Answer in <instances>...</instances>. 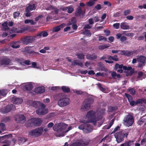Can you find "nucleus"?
Here are the masks:
<instances>
[{"instance_id":"6e6d98bb","label":"nucleus","mask_w":146,"mask_h":146,"mask_svg":"<svg viewBox=\"0 0 146 146\" xmlns=\"http://www.w3.org/2000/svg\"><path fill=\"white\" fill-rule=\"evenodd\" d=\"M134 70H130L129 72H128L126 73V76H131L134 73Z\"/></svg>"},{"instance_id":"412c9836","label":"nucleus","mask_w":146,"mask_h":146,"mask_svg":"<svg viewBox=\"0 0 146 146\" xmlns=\"http://www.w3.org/2000/svg\"><path fill=\"white\" fill-rule=\"evenodd\" d=\"M120 27L123 30H128L130 29V26L128 25V23L125 22L121 23Z\"/></svg>"},{"instance_id":"f3484780","label":"nucleus","mask_w":146,"mask_h":146,"mask_svg":"<svg viewBox=\"0 0 146 146\" xmlns=\"http://www.w3.org/2000/svg\"><path fill=\"white\" fill-rule=\"evenodd\" d=\"M12 101L14 104H21L23 100L22 98L14 97L12 99Z\"/></svg>"},{"instance_id":"5fc2aeb1","label":"nucleus","mask_w":146,"mask_h":146,"mask_svg":"<svg viewBox=\"0 0 146 146\" xmlns=\"http://www.w3.org/2000/svg\"><path fill=\"white\" fill-rule=\"evenodd\" d=\"M120 23H115L113 25V27L115 29H118L119 28Z\"/></svg>"},{"instance_id":"09e8293b","label":"nucleus","mask_w":146,"mask_h":146,"mask_svg":"<svg viewBox=\"0 0 146 146\" xmlns=\"http://www.w3.org/2000/svg\"><path fill=\"white\" fill-rule=\"evenodd\" d=\"M0 129L2 131L5 130L6 127L4 123H0Z\"/></svg>"},{"instance_id":"13d9d810","label":"nucleus","mask_w":146,"mask_h":146,"mask_svg":"<svg viewBox=\"0 0 146 146\" xmlns=\"http://www.w3.org/2000/svg\"><path fill=\"white\" fill-rule=\"evenodd\" d=\"M114 121L115 119H113L111 120V122L110 123L109 125L107 128V129H109L111 127V126L113 125Z\"/></svg>"},{"instance_id":"4c0bfd02","label":"nucleus","mask_w":146,"mask_h":146,"mask_svg":"<svg viewBox=\"0 0 146 146\" xmlns=\"http://www.w3.org/2000/svg\"><path fill=\"white\" fill-rule=\"evenodd\" d=\"M7 91L5 90H0V96L5 97L7 95Z\"/></svg>"},{"instance_id":"bb28decb","label":"nucleus","mask_w":146,"mask_h":146,"mask_svg":"<svg viewBox=\"0 0 146 146\" xmlns=\"http://www.w3.org/2000/svg\"><path fill=\"white\" fill-rule=\"evenodd\" d=\"M137 60L141 63L145 64L146 57L140 55L137 58Z\"/></svg>"},{"instance_id":"69168bd1","label":"nucleus","mask_w":146,"mask_h":146,"mask_svg":"<svg viewBox=\"0 0 146 146\" xmlns=\"http://www.w3.org/2000/svg\"><path fill=\"white\" fill-rule=\"evenodd\" d=\"M54 7L50 5L46 8V10H54Z\"/></svg>"},{"instance_id":"2f4dec72","label":"nucleus","mask_w":146,"mask_h":146,"mask_svg":"<svg viewBox=\"0 0 146 146\" xmlns=\"http://www.w3.org/2000/svg\"><path fill=\"white\" fill-rule=\"evenodd\" d=\"M11 46L14 48H17L20 47L18 42L14 41L11 43Z\"/></svg>"},{"instance_id":"f257e3e1","label":"nucleus","mask_w":146,"mask_h":146,"mask_svg":"<svg viewBox=\"0 0 146 146\" xmlns=\"http://www.w3.org/2000/svg\"><path fill=\"white\" fill-rule=\"evenodd\" d=\"M125 96L127 99L129 105L131 106L134 107L139 104H141L143 103L146 104V99H145L140 98L135 101L133 100L132 97L130 95L125 93Z\"/></svg>"},{"instance_id":"dca6fc26","label":"nucleus","mask_w":146,"mask_h":146,"mask_svg":"<svg viewBox=\"0 0 146 146\" xmlns=\"http://www.w3.org/2000/svg\"><path fill=\"white\" fill-rule=\"evenodd\" d=\"M84 13H83L81 7H79L76 10L75 15L76 16H79L80 17H83Z\"/></svg>"},{"instance_id":"a878e982","label":"nucleus","mask_w":146,"mask_h":146,"mask_svg":"<svg viewBox=\"0 0 146 146\" xmlns=\"http://www.w3.org/2000/svg\"><path fill=\"white\" fill-rule=\"evenodd\" d=\"M133 143V141L129 140L121 144L120 146H133L134 145Z\"/></svg>"},{"instance_id":"473e14b6","label":"nucleus","mask_w":146,"mask_h":146,"mask_svg":"<svg viewBox=\"0 0 146 146\" xmlns=\"http://www.w3.org/2000/svg\"><path fill=\"white\" fill-rule=\"evenodd\" d=\"M12 135L11 134H6L3 136H0V141L5 139H9L10 138H11Z\"/></svg>"},{"instance_id":"5701e85b","label":"nucleus","mask_w":146,"mask_h":146,"mask_svg":"<svg viewBox=\"0 0 146 146\" xmlns=\"http://www.w3.org/2000/svg\"><path fill=\"white\" fill-rule=\"evenodd\" d=\"M116 38L117 39H120V40L122 42H123L127 39V37L124 36H122V34L120 33H117L116 35Z\"/></svg>"},{"instance_id":"c03bdc74","label":"nucleus","mask_w":146,"mask_h":146,"mask_svg":"<svg viewBox=\"0 0 146 146\" xmlns=\"http://www.w3.org/2000/svg\"><path fill=\"white\" fill-rule=\"evenodd\" d=\"M77 57L79 59H84V55L82 53H77L76 54Z\"/></svg>"},{"instance_id":"b1692460","label":"nucleus","mask_w":146,"mask_h":146,"mask_svg":"<svg viewBox=\"0 0 146 146\" xmlns=\"http://www.w3.org/2000/svg\"><path fill=\"white\" fill-rule=\"evenodd\" d=\"M65 26L64 23H62L60 25L54 27L52 31L54 32H57L59 31L61 29Z\"/></svg>"},{"instance_id":"0e129e2a","label":"nucleus","mask_w":146,"mask_h":146,"mask_svg":"<svg viewBox=\"0 0 146 146\" xmlns=\"http://www.w3.org/2000/svg\"><path fill=\"white\" fill-rule=\"evenodd\" d=\"M98 87L100 90L102 91L103 92H104V91L105 90V89L103 88L101 86V85L100 84H99Z\"/></svg>"},{"instance_id":"72a5a7b5","label":"nucleus","mask_w":146,"mask_h":146,"mask_svg":"<svg viewBox=\"0 0 146 146\" xmlns=\"http://www.w3.org/2000/svg\"><path fill=\"white\" fill-rule=\"evenodd\" d=\"M76 18L75 17H73L71 18V21L69 22L68 25L70 26L71 25H72L76 24Z\"/></svg>"},{"instance_id":"a18cd8bd","label":"nucleus","mask_w":146,"mask_h":146,"mask_svg":"<svg viewBox=\"0 0 146 146\" xmlns=\"http://www.w3.org/2000/svg\"><path fill=\"white\" fill-rule=\"evenodd\" d=\"M127 31H124L123 34L126 36L132 37L133 36V33H127Z\"/></svg>"},{"instance_id":"e433bc0d","label":"nucleus","mask_w":146,"mask_h":146,"mask_svg":"<svg viewBox=\"0 0 146 146\" xmlns=\"http://www.w3.org/2000/svg\"><path fill=\"white\" fill-rule=\"evenodd\" d=\"M117 106H110L108 108V111L109 112H112L117 110Z\"/></svg>"},{"instance_id":"3c124183","label":"nucleus","mask_w":146,"mask_h":146,"mask_svg":"<svg viewBox=\"0 0 146 146\" xmlns=\"http://www.w3.org/2000/svg\"><path fill=\"white\" fill-rule=\"evenodd\" d=\"M94 3L92 0H90L87 3V6L88 7H91L94 4Z\"/></svg>"},{"instance_id":"49530a36","label":"nucleus","mask_w":146,"mask_h":146,"mask_svg":"<svg viewBox=\"0 0 146 146\" xmlns=\"http://www.w3.org/2000/svg\"><path fill=\"white\" fill-rule=\"evenodd\" d=\"M123 66V64H121L120 65L119 64L116 63L115 66V69L116 70L117 69L119 68L120 69H122V67Z\"/></svg>"},{"instance_id":"4d7b16f0","label":"nucleus","mask_w":146,"mask_h":146,"mask_svg":"<svg viewBox=\"0 0 146 146\" xmlns=\"http://www.w3.org/2000/svg\"><path fill=\"white\" fill-rule=\"evenodd\" d=\"M143 73L142 71H139L138 72V76L137 77V79H140L143 76Z\"/></svg>"},{"instance_id":"c85d7f7f","label":"nucleus","mask_w":146,"mask_h":146,"mask_svg":"<svg viewBox=\"0 0 146 146\" xmlns=\"http://www.w3.org/2000/svg\"><path fill=\"white\" fill-rule=\"evenodd\" d=\"M10 60L7 58H3L1 60V63L2 64L5 65H8L10 63Z\"/></svg>"},{"instance_id":"0eeeda50","label":"nucleus","mask_w":146,"mask_h":146,"mask_svg":"<svg viewBox=\"0 0 146 146\" xmlns=\"http://www.w3.org/2000/svg\"><path fill=\"white\" fill-rule=\"evenodd\" d=\"M96 113L95 111L91 110L87 113L86 115L90 122L93 123L94 125L96 123Z\"/></svg>"},{"instance_id":"680f3d73","label":"nucleus","mask_w":146,"mask_h":146,"mask_svg":"<svg viewBox=\"0 0 146 146\" xmlns=\"http://www.w3.org/2000/svg\"><path fill=\"white\" fill-rule=\"evenodd\" d=\"M95 9L97 10H100L101 9V6L100 4H98L95 7Z\"/></svg>"},{"instance_id":"bf43d9fd","label":"nucleus","mask_w":146,"mask_h":146,"mask_svg":"<svg viewBox=\"0 0 146 146\" xmlns=\"http://www.w3.org/2000/svg\"><path fill=\"white\" fill-rule=\"evenodd\" d=\"M130 13V10H126L124 11L123 12V15L125 16H126L127 15L129 14Z\"/></svg>"},{"instance_id":"f03ea898","label":"nucleus","mask_w":146,"mask_h":146,"mask_svg":"<svg viewBox=\"0 0 146 146\" xmlns=\"http://www.w3.org/2000/svg\"><path fill=\"white\" fill-rule=\"evenodd\" d=\"M128 133L125 130H122L117 132L115 135L116 140L118 143H120L124 140V138H127Z\"/></svg>"},{"instance_id":"58836bf2","label":"nucleus","mask_w":146,"mask_h":146,"mask_svg":"<svg viewBox=\"0 0 146 146\" xmlns=\"http://www.w3.org/2000/svg\"><path fill=\"white\" fill-rule=\"evenodd\" d=\"M110 46V45L107 44L100 45L98 46V48L100 50H102L109 47Z\"/></svg>"},{"instance_id":"7ed1b4c3","label":"nucleus","mask_w":146,"mask_h":146,"mask_svg":"<svg viewBox=\"0 0 146 146\" xmlns=\"http://www.w3.org/2000/svg\"><path fill=\"white\" fill-rule=\"evenodd\" d=\"M134 122V117L130 114L125 115L123 120V123L124 125L127 127L131 126Z\"/></svg>"},{"instance_id":"393cba45","label":"nucleus","mask_w":146,"mask_h":146,"mask_svg":"<svg viewBox=\"0 0 146 146\" xmlns=\"http://www.w3.org/2000/svg\"><path fill=\"white\" fill-rule=\"evenodd\" d=\"M72 65L74 66L75 65L79 66L81 67H83V64L79 60H74L72 62Z\"/></svg>"},{"instance_id":"de8ad7c7","label":"nucleus","mask_w":146,"mask_h":146,"mask_svg":"<svg viewBox=\"0 0 146 146\" xmlns=\"http://www.w3.org/2000/svg\"><path fill=\"white\" fill-rule=\"evenodd\" d=\"M132 55L131 51H125L124 53V55L127 56H129Z\"/></svg>"},{"instance_id":"1a4fd4ad","label":"nucleus","mask_w":146,"mask_h":146,"mask_svg":"<svg viewBox=\"0 0 146 146\" xmlns=\"http://www.w3.org/2000/svg\"><path fill=\"white\" fill-rule=\"evenodd\" d=\"M45 105L42 103L41 107L36 110V113L39 115L46 114L48 112V110L47 108H45Z\"/></svg>"},{"instance_id":"774afa93","label":"nucleus","mask_w":146,"mask_h":146,"mask_svg":"<svg viewBox=\"0 0 146 146\" xmlns=\"http://www.w3.org/2000/svg\"><path fill=\"white\" fill-rule=\"evenodd\" d=\"M126 19L128 20H131L133 19V17L131 15H128L126 17Z\"/></svg>"},{"instance_id":"ea45409f","label":"nucleus","mask_w":146,"mask_h":146,"mask_svg":"<svg viewBox=\"0 0 146 146\" xmlns=\"http://www.w3.org/2000/svg\"><path fill=\"white\" fill-rule=\"evenodd\" d=\"M60 123H57L53 127L54 131L58 132Z\"/></svg>"},{"instance_id":"2eb2a0df","label":"nucleus","mask_w":146,"mask_h":146,"mask_svg":"<svg viewBox=\"0 0 146 146\" xmlns=\"http://www.w3.org/2000/svg\"><path fill=\"white\" fill-rule=\"evenodd\" d=\"M33 87L31 83H29L24 86L23 90L25 91H30L32 89Z\"/></svg>"},{"instance_id":"aec40b11","label":"nucleus","mask_w":146,"mask_h":146,"mask_svg":"<svg viewBox=\"0 0 146 146\" xmlns=\"http://www.w3.org/2000/svg\"><path fill=\"white\" fill-rule=\"evenodd\" d=\"M34 122L33 121L32 118L29 119L25 124V126L29 128L30 127H32L35 126Z\"/></svg>"},{"instance_id":"864d4df0","label":"nucleus","mask_w":146,"mask_h":146,"mask_svg":"<svg viewBox=\"0 0 146 146\" xmlns=\"http://www.w3.org/2000/svg\"><path fill=\"white\" fill-rule=\"evenodd\" d=\"M107 40V38L104 37L103 36L99 35V38L98 39L99 41H101L102 40H104V41H106Z\"/></svg>"},{"instance_id":"a211bd4d","label":"nucleus","mask_w":146,"mask_h":146,"mask_svg":"<svg viewBox=\"0 0 146 146\" xmlns=\"http://www.w3.org/2000/svg\"><path fill=\"white\" fill-rule=\"evenodd\" d=\"M33 121L34 122V123L35 126L40 125L42 122L41 119L39 118H32Z\"/></svg>"},{"instance_id":"8fccbe9b","label":"nucleus","mask_w":146,"mask_h":146,"mask_svg":"<svg viewBox=\"0 0 146 146\" xmlns=\"http://www.w3.org/2000/svg\"><path fill=\"white\" fill-rule=\"evenodd\" d=\"M83 34L90 36H91L92 35V33L90 32V31L88 30H85V31L83 32Z\"/></svg>"},{"instance_id":"9d476101","label":"nucleus","mask_w":146,"mask_h":146,"mask_svg":"<svg viewBox=\"0 0 146 146\" xmlns=\"http://www.w3.org/2000/svg\"><path fill=\"white\" fill-rule=\"evenodd\" d=\"M78 128L84 131H86L88 133L91 132L93 130L92 126L90 124L86 123L80 125L78 126Z\"/></svg>"},{"instance_id":"338daca9","label":"nucleus","mask_w":146,"mask_h":146,"mask_svg":"<svg viewBox=\"0 0 146 146\" xmlns=\"http://www.w3.org/2000/svg\"><path fill=\"white\" fill-rule=\"evenodd\" d=\"M10 120V118L9 117H5L3 119V121L7 122L8 121H9Z\"/></svg>"},{"instance_id":"f8f14e48","label":"nucleus","mask_w":146,"mask_h":146,"mask_svg":"<svg viewBox=\"0 0 146 146\" xmlns=\"http://www.w3.org/2000/svg\"><path fill=\"white\" fill-rule=\"evenodd\" d=\"M15 120L17 123H23L26 121V119L23 115L19 114L15 116Z\"/></svg>"},{"instance_id":"603ef678","label":"nucleus","mask_w":146,"mask_h":146,"mask_svg":"<svg viewBox=\"0 0 146 146\" xmlns=\"http://www.w3.org/2000/svg\"><path fill=\"white\" fill-rule=\"evenodd\" d=\"M20 13L19 11H16L13 13V17L14 18L18 17L20 14Z\"/></svg>"},{"instance_id":"9b49d317","label":"nucleus","mask_w":146,"mask_h":146,"mask_svg":"<svg viewBox=\"0 0 146 146\" xmlns=\"http://www.w3.org/2000/svg\"><path fill=\"white\" fill-rule=\"evenodd\" d=\"M15 108V107L14 105L13 104H11L1 108L0 111L3 113H6L9 112L11 110H14Z\"/></svg>"},{"instance_id":"a19ab883","label":"nucleus","mask_w":146,"mask_h":146,"mask_svg":"<svg viewBox=\"0 0 146 146\" xmlns=\"http://www.w3.org/2000/svg\"><path fill=\"white\" fill-rule=\"evenodd\" d=\"M8 23L7 21L5 22L2 24V26L3 27V28L5 30L9 29V27L7 26Z\"/></svg>"},{"instance_id":"c9c22d12","label":"nucleus","mask_w":146,"mask_h":146,"mask_svg":"<svg viewBox=\"0 0 146 146\" xmlns=\"http://www.w3.org/2000/svg\"><path fill=\"white\" fill-rule=\"evenodd\" d=\"M108 56V60H113L114 61H117L119 60L118 58H117V55H115L113 56Z\"/></svg>"},{"instance_id":"e2e57ef3","label":"nucleus","mask_w":146,"mask_h":146,"mask_svg":"<svg viewBox=\"0 0 146 146\" xmlns=\"http://www.w3.org/2000/svg\"><path fill=\"white\" fill-rule=\"evenodd\" d=\"M109 56H110L109 55H106L103 56L102 57L100 58V60H104L105 59H108L109 57Z\"/></svg>"},{"instance_id":"7c9ffc66","label":"nucleus","mask_w":146,"mask_h":146,"mask_svg":"<svg viewBox=\"0 0 146 146\" xmlns=\"http://www.w3.org/2000/svg\"><path fill=\"white\" fill-rule=\"evenodd\" d=\"M97 58V56L95 55L94 54H88L86 56V58L90 60H94L96 59Z\"/></svg>"},{"instance_id":"052dcab7","label":"nucleus","mask_w":146,"mask_h":146,"mask_svg":"<svg viewBox=\"0 0 146 146\" xmlns=\"http://www.w3.org/2000/svg\"><path fill=\"white\" fill-rule=\"evenodd\" d=\"M77 95H81L83 94V92L80 90H75L74 92Z\"/></svg>"},{"instance_id":"ddd939ff","label":"nucleus","mask_w":146,"mask_h":146,"mask_svg":"<svg viewBox=\"0 0 146 146\" xmlns=\"http://www.w3.org/2000/svg\"><path fill=\"white\" fill-rule=\"evenodd\" d=\"M31 47V46L26 47L25 49V52L27 53L32 54L34 56H35L36 55L40 54V53L38 52H36L31 50L30 48Z\"/></svg>"},{"instance_id":"6ab92c4d","label":"nucleus","mask_w":146,"mask_h":146,"mask_svg":"<svg viewBox=\"0 0 146 146\" xmlns=\"http://www.w3.org/2000/svg\"><path fill=\"white\" fill-rule=\"evenodd\" d=\"M31 106L36 108H38L40 106H41L42 104L43 103H42L40 102L39 101H35L34 102L31 101Z\"/></svg>"},{"instance_id":"20e7f679","label":"nucleus","mask_w":146,"mask_h":146,"mask_svg":"<svg viewBox=\"0 0 146 146\" xmlns=\"http://www.w3.org/2000/svg\"><path fill=\"white\" fill-rule=\"evenodd\" d=\"M94 101L92 97H88L84 100V103L81 107V109L84 110H87L89 109L91 105Z\"/></svg>"},{"instance_id":"39448f33","label":"nucleus","mask_w":146,"mask_h":146,"mask_svg":"<svg viewBox=\"0 0 146 146\" xmlns=\"http://www.w3.org/2000/svg\"><path fill=\"white\" fill-rule=\"evenodd\" d=\"M43 127H40L30 131L29 135L30 136L36 137L41 135L43 131Z\"/></svg>"},{"instance_id":"423d86ee","label":"nucleus","mask_w":146,"mask_h":146,"mask_svg":"<svg viewBox=\"0 0 146 146\" xmlns=\"http://www.w3.org/2000/svg\"><path fill=\"white\" fill-rule=\"evenodd\" d=\"M36 36H27L21 38V40L24 44L27 45L32 43L35 39Z\"/></svg>"},{"instance_id":"cd10ccee","label":"nucleus","mask_w":146,"mask_h":146,"mask_svg":"<svg viewBox=\"0 0 146 146\" xmlns=\"http://www.w3.org/2000/svg\"><path fill=\"white\" fill-rule=\"evenodd\" d=\"M87 145L85 143L79 142H76L71 144V146H86Z\"/></svg>"},{"instance_id":"4468645a","label":"nucleus","mask_w":146,"mask_h":146,"mask_svg":"<svg viewBox=\"0 0 146 146\" xmlns=\"http://www.w3.org/2000/svg\"><path fill=\"white\" fill-rule=\"evenodd\" d=\"M45 91V88L43 86L36 88L34 90V92L37 94L43 93Z\"/></svg>"},{"instance_id":"37998d69","label":"nucleus","mask_w":146,"mask_h":146,"mask_svg":"<svg viewBox=\"0 0 146 146\" xmlns=\"http://www.w3.org/2000/svg\"><path fill=\"white\" fill-rule=\"evenodd\" d=\"M128 91L130 94L132 95H134L135 94V91L133 88H129L128 89Z\"/></svg>"},{"instance_id":"6e6552de","label":"nucleus","mask_w":146,"mask_h":146,"mask_svg":"<svg viewBox=\"0 0 146 146\" xmlns=\"http://www.w3.org/2000/svg\"><path fill=\"white\" fill-rule=\"evenodd\" d=\"M70 102V99L66 97L60 98L58 102V104L61 107H64L68 105Z\"/></svg>"},{"instance_id":"f704fd0d","label":"nucleus","mask_w":146,"mask_h":146,"mask_svg":"<svg viewBox=\"0 0 146 146\" xmlns=\"http://www.w3.org/2000/svg\"><path fill=\"white\" fill-rule=\"evenodd\" d=\"M68 9L67 12L69 13H71L72 12L74 11V8L72 7H71L70 6H68L65 7L62 10L63 11L65 10H66Z\"/></svg>"},{"instance_id":"c756f323","label":"nucleus","mask_w":146,"mask_h":146,"mask_svg":"<svg viewBox=\"0 0 146 146\" xmlns=\"http://www.w3.org/2000/svg\"><path fill=\"white\" fill-rule=\"evenodd\" d=\"M61 89L63 92L64 93H69L70 92V88L67 86H63L61 87Z\"/></svg>"},{"instance_id":"4be33fe9","label":"nucleus","mask_w":146,"mask_h":146,"mask_svg":"<svg viewBox=\"0 0 146 146\" xmlns=\"http://www.w3.org/2000/svg\"><path fill=\"white\" fill-rule=\"evenodd\" d=\"M36 8V7L35 4H33L32 5L30 4H29L28 6L26 7L25 11L26 12L30 11L35 10Z\"/></svg>"},{"instance_id":"79ce46f5","label":"nucleus","mask_w":146,"mask_h":146,"mask_svg":"<svg viewBox=\"0 0 146 146\" xmlns=\"http://www.w3.org/2000/svg\"><path fill=\"white\" fill-rule=\"evenodd\" d=\"M65 129V127L62 123H60L58 132H62Z\"/></svg>"}]
</instances>
